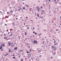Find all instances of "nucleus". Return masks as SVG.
I'll list each match as a JSON object with an SVG mask.
<instances>
[{
  "label": "nucleus",
  "mask_w": 61,
  "mask_h": 61,
  "mask_svg": "<svg viewBox=\"0 0 61 61\" xmlns=\"http://www.w3.org/2000/svg\"><path fill=\"white\" fill-rule=\"evenodd\" d=\"M33 43L34 44H37V41L36 40H35L33 41Z\"/></svg>",
  "instance_id": "obj_1"
},
{
  "label": "nucleus",
  "mask_w": 61,
  "mask_h": 61,
  "mask_svg": "<svg viewBox=\"0 0 61 61\" xmlns=\"http://www.w3.org/2000/svg\"><path fill=\"white\" fill-rule=\"evenodd\" d=\"M36 8H37V10L38 11H39V10L40 9V8H39V7H36Z\"/></svg>",
  "instance_id": "obj_2"
},
{
  "label": "nucleus",
  "mask_w": 61,
  "mask_h": 61,
  "mask_svg": "<svg viewBox=\"0 0 61 61\" xmlns=\"http://www.w3.org/2000/svg\"><path fill=\"white\" fill-rule=\"evenodd\" d=\"M2 46V47H4V46H5V44H2L1 45Z\"/></svg>",
  "instance_id": "obj_3"
},
{
  "label": "nucleus",
  "mask_w": 61,
  "mask_h": 61,
  "mask_svg": "<svg viewBox=\"0 0 61 61\" xmlns=\"http://www.w3.org/2000/svg\"><path fill=\"white\" fill-rule=\"evenodd\" d=\"M11 46H12V47H13V46H14V44H13V43H12L11 44Z\"/></svg>",
  "instance_id": "obj_4"
},
{
  "label": "nucleus",
  "mask_w": 61,
  "mask_h": 61,
  "mask_svg": "<svg viewBox=\"0 0 61 61\" xmlns=\"http://www.w3.org/2000/svg\"><path fill=\"white\" fill-rule=\"evenodd\" d=\"M14 50H16L17 49V47H15L14 48Z\"/></svg>",
  "instance_id": "obj_5"
},
{
  "label": "nucleus",
  "mask_w": 61,
  "mask_h": 61,
  "mask_svg": "<svg viewBox=\"0 0 61 61\" xmlns=\"http://www.w3.org/2000/svg\"><path fill=\"white\" fill-rule=\"evenodd\" d=\"M25 6L27 7H29V5H26Z\"/></svg>",
  "instance_id": "obj_6"
},
{
  "label": "nucleus",
  "mask_w": 61,
  "mask_h": 61,
  "mask_svg": "<svg viewBox=\"0 0 61 61\" xmlns=\"http://www.w3.org/2000/svg\"><path fill=\"white\" fill-rule=\"evenodd\" d=\"M51 32H52V33H53V32H54V31L52 30V29H51Z\"/></svg>",
  "instance_id": "obj_7"
},
{
  "label": "nucleus",
  "mask_w": 61,
  "mask_h": 61,
  "mask_svg": "<svg viewBox=\"0 0 61 61\" xmlns=\"http://www.w3.org/2000/svg\"><path fill=\"white\" fill-rule=\"evenodd\" d=\"M8 43L9 46H11V43L10 42H8Z\"/></svg>",
  "instance_id": "obj_8"
},
{
  "label": "nucleus",
  "mask_w": 61,
  "mask_h": 61,
  "mask_svg": "<svg viewBox=\"0 0 61 61\" xmlns=\"http://www.w3.org/2000/svg\"><path fill=\"white\" fill-rule=\"evenodd\" d=\"M41 49H41V50H38V51H39V52H41V51H42V50H41Z\"/></svg>",
  "instance_id": "obj_9"
},
{
  "label": "nucleus",
  "mask_w": 61,
  "mask_h": 61,
  "mask_svg": "<svg viewBox=\"0 0 61 61\" xmlns=\"http://www.w3.org/2000/svg\"><path fill=\"white\" fill-rule=\"evenodd\" d=\"M4 39H6V40H8V39H7L6 38V37H5L4 38Z\"/></svg>",
  "instance_id": "obj_10"
},
{
  "label": "nucleus",
  "mask_w": 61,
  "mask_h": 61,
  "mask_svg": "<svg viewBox=\"0 0 61 61\" xmlns=\"http://www.w3.org/2000/svg\"><path fill=\"white\" fill-rule=\"evenodd\" d=\"M23 9H24V10H26L25 9V7H23L22 8Z\"/></svg>",
  "instance_id": "obj_11"
},
{
  "label": "nucleus",
  "mask_w": 61,
  "mask_h": 61,
  "mask_svg": "<svg viewBox=\"0 0 61 61\" xmlns=\"http://www.w3.org/2000/svg\"><path fill=\"white\" fill-rule=\"evenodd\" d=\"M2 46H0V49H2Z\"/></svg>",
  "instance_id": "obj_12"
},
{
  "label": "nucleus",
  "mask_w": 61,
  "mask_h": 61,
  "mask_svg": "<svg viewBox=\"0 0 61 61\" xmlns=\"http://www.w3.org/2000/svg\"><path fill=\"white\" fill-rule=\"evenodd\" d=\"M41 35L42 34L41 33H40V34H39V36H41Z\"/></svg>",
  "instance_id": "obj_13"
},
{
  "label": "nucleus",
  "mask_w": 61,
  "mask_h": 61,
  "mask_svg": "<svg viewBox=\"0 0 61 61\" xmlns=\"http://www.w3.org/2000/svg\"><path fill=\"white\" fill-rule=\"evenodd\" d=\"M54 50H56V48L54 47Z\"/></svg>",
  "instance_id": "obj_14"
},
{
  "label": "nucleus",
  "mask_w": 61,
  "mask_h": 61,
  "mask_svg": "<svg viewBox=\"0 0 61 61\" xmlns=\"http://www.w3.org/2000/svg\"><path fill=\"white\" fill-rule=\"evenodd\" d=\"M39 14H38L37 15V16L39 17Z\"/></svg>",
  "instance_id": "obj_15"
},
{
  "label": "nucleus",
  "mask_w": 61,
  "mask_h": 61,
  "mask_svg": "<svg viewBox=\"0 0 61 61\" xmlns=\"http://www.w3.org/2000/svg\"><path fill=\"white\" fill-rule=\"evenodd\" d=\"M31 49H30V50H29V51H30V52H31Z\"/></svg>",
  "instance_id": "obj_16"
},
{
  "label": "nucleus",
  "mask_w": 61,
  "mask_h": 61,
  "mask_svg": "<svg viewBox=\"0 0 61 61\" xmlns=\"http://www.w3.org/2000/svg\"><path fill=\"white\" fill-rule=\"evenodd\" d=\"M6 34H4V36H6Z\"/></svg>",
  "instance_id": "obj_17"
},
{
  "label": "nucleus",
  "mask_w": 61,
  "mask_h": 61,
  "mask_svg": "<svg viewBox=\"0 0 61 61\" xmlns=\"http://www.w3.org/2000/svg\"><path fill=\"white\" fill-rule=\"evenodd\" d=\"M25 35H27V34L26 32H25Z\"/></svg>",
  "instance_id": "obj_18"
},
{
  "label": "nucleus",
  "mask_w": 61,
  "mask_h": 61,
  "mask_svg": "<svg viewBox=\"0 0 61 61\" xmlns=\"http://www.w3.org/2000/svg\"><path fill=\"white\" fill-rule=\"evenodd\" d=\"M13 25L14 26H15V24H14V23H13Z\"/></svg>",
  "instance_id": "obj_19"
},
{
  "label": "nucleus",
  "mask_w": 61,
  "mask_h": 61,
  "mask_svg": "<svg viewBox=\"0 0 61 61\" xmlns=\"http://www.w3.org/2000/svg\"><path fill=\"white\" fill-rule=\"evenodd\" d=\"M55 47L54 46H52V48H54Z\"/></svg>",
  "instance_id": "obj_20"
},
{
  "label": "nucleus",
  "mask_w": 61,
  "mask_h": 61,
  "mask_svg": "<svg viewBox=\"0 0 61 61\" xmlns=\"http://www.w3.org/2000/svg\"><path fill=\"white\" fill-rule=\"evenodd\" d=\"M44 10H42V11L41 12H42L43 13H44Z\"/></svg>",
  "instance_id": "obj_21"
},
{
  "label": "nucleus",
  "mask_w": 61,
  "mask_h": 61,
  "mask_svg": "<svg viewBox=\"0 0 61 61\" xmlns=\"http://www.w3.org/2000/svg\"><path fill=\"white\" fill-rule=\"evenodd\" d=\"M12 36V34H11V35H10L9 36Z\"/></svg>",
  "instance_id": "obj_22"
},
{
  "label": "nucleus",
  "mask_w": 61,
  "mask_h": 61,
  "mask_svg": "<svg viewBox=\"0 0 61 61\" xmlns=\"http://www.w3.org/2000/svg\"><path fill=\"white\" fill-rule=\"evenodd\" d=\"M41 15H43V13L42 12H41Z\"/></svg>",
  "instance_id": "obj_23"
},
{
  "label": "nucleus",
  "mask_w": 61,
  "mask_h": 61,
  "mask_svg": "<svg viewBox=\"0 0 61 61\" xmlns=\"http://www.w3.org/2000/svg\"><path fill=\"white\" fill-rule=\"evenodd\" d=\"M56 11H53V13H56Z\"/></svg>",
  "instance_id": "obj_24"
},
{
  "label": "nucleus",
  "mask_w": 61,
  "mask_h": 61,
  "mask_svg": "<svg viewBox=\"0 0 61 61\" xmlns=\"http://www.w3.org/2000/svg\"><path fill=\"white\" fill-rule=\"evenodd\" d=\"M23 59H21V61H23Z\"/></svg>",
  "instance_id": "obj_25"
},
{
  "label": "nucleus",
  "mask_w": 61,
  "mask_h": 61,
  "mask_svg": "<svg viewBox=\"0 0 61 61\" xmlns=\"http://www.w3.org/2000/svg\"><path fill=\"white\" fill-rule=\"evenodd\" d=\"M7 16H5V17L6 18H7Z\"/></svg>",
  "instance_id": "obj_26"
},
{
  "label": "nucleus",
  "mask_w": 61,
  "mask_h": 61,
  "mask_svg": "<svg viewBox=\"0 0 61 61\" xmlns=\"http://www.w3.org/2000/svg\"><path fill=\"white\" fill-rule=\"evenodd\" d=\"M46 31V30H43V31Z\"/></svg>",
  "instance_id": "obj_27"
},
{
  "label": "nucleus",
  "mask_w": 61,
  "mask_h": 61,
  "mask_svg": "<svg viewBox=\"0 0 61 61\" xmlns=\"http://www.w3.org/2000/svg\"><path fill=\"white\" fill-rule=\"evenodd\" d=\"M1 51H3V49H2V50H0Z\"/></svg>",
  "instance_id": "obj_28"
},
{
  "label": "nucleus",
  "mask_w": 61,
  "mask_h": 61,
  "mask_svg": "<svg viewBox=\"0 0 61 61\" xmlns=\"http://www.w3.org/2000/svg\"><path fill=\"white\" fill-rule=\"evenodd\" d=\"M41 55H40L39 56L40 57H41Z\"/></svg>",
  "instance_id": "obj_29"
},
{
  "label": "nucleus",
  "mask_w": 61,
  "mask_h": 61,
  "mask_svg": "<svg viewBox=\"0 0 61 61\" xmlns=\"http://www.w3.org/2000/svg\"><path fill=\"white\" fill-rule=\"evenodd\" d=\"M56 31H58V29H57L56 30Z\"/></svg>",
  "instance_id": "obj_30"
},
{
  "label": "nucleus",
  "mask_w": 61,
  "mask_h": 61,
  "mask_svg": "<svg viewBox=\"0 0 61 61\" xmlns=\"http://www.w3.org/2000/svg\"><path fill=\"white\" fill-rule=\"evenodd\" d=\"M45 13H46V12L45 11H44L43 13L44 14H45Z\"/></svg>",
  "instance_id": "obj_31"
},
{
  "label": "nucleus",
  "mask_w": 61,
  "mask_h": 61,
  "mask_svg": "<svg viewBox=\"0 0 61 61\" xmlns=\"http://www.w3.org/2000/svg\"><path fill=\"white\" fill-rule=\"evenodd\" d=\"M3 36V34L0 35V36Z\"/></svg>",
  "instance_id": "obj_32"
},
{
  "label": "nucleus",
  "mask_w": 61,
  "mask_h": 61,
  "mask_svg": "<svg viewBox=\"0 0 61 61\" xmlns=\"http://www.w3.org/2000/svg\"><path fill=\"white\" fill-rule=\"evenodd\" d=\"M5 25H6V26L7 25V24H5Z\"/></svg>",
  "instance_id": "obj_33"
},
{
  "label": "nucleus",
  "mask_w": 61,
  "mask_h": 61,
  "mask_svg": "<svg viewBox=\"0 0 61 61\" xmlns=\"http://www.w3.org/2000/svg\"><path fill=\"white\" fill-rule=\"evenodd\" d=\"M26 45H29V44H27V43H26Z\"/></svg>",
  "instance_id": "obj_34"
},
{
  "label": "nucleus",
  "mask_w": 61,
  "mask_h": 61,
  "mask_svg": "<svg viewBox=\"0 0 61 61\" xmlns=\"http://www.w3.org/2000/svg\"><path fill=\"white\" fill-rule=\"evenodd\" d=\"M54 41V43H56L55 42H56V41H55V40Z\"/></svg>",
  "instance_id": "obj_35"
},
{
  "label": "nucleus",
  "mask_w": 61,
  "mask_h": 61,
  "mask_svg": "<svg viewBox=\"0 0 61 61\" xmlns=\"http://www.w3.org/2000/svg\"><path fill=\"white\" fill-rule=\"evenodd\" d=\"M19 9H21V7H20V8Z\"/></svg>",
  "instance_id": "obj_36"
},
{
  "label": "nucleus",
  "mask_w": 61,
  "mask_h": 61,
  "mask_svg": "<svg viewBox=\"0 0 61 61\" xmlns=\"http://www.w3.org/2000/svg\"><path fill=\"white\" fill-rule=\"evenodd\" d=\"M49 2H51V0H49Z\"/></svg>",
  "instance_id": "obj_37"
},
{
  "label": "nucleus",
  "mask_w": 61,
  "mask_h": 61,
  "mask_svg": "<svg viewBox=\"0 0 61 61\" xmlns=\"http://www.w3.org/2000/svg\"><path fill=\"white\" fill-rule=\"evenodd\" d=\"M27 55H28V56H30V54H28Z\"/></svg>",
  "instance_id": "obj_38"
},
{
  "label": "nucleus",
  "mask_w": 61,
  "mask_h": 61,
  "mask_svg": "<svg viewBox=\"0 0 61 61\" xmlns=\"http://www.w3.org/2000/svg\"><path fill=\"white\" fill-rule=\"evenodd\" d=\"M41 8H43V7H41Z\"/></svg>",
  "instance_id": "obj_39"
},
{
  "label": "nucleus",
  "mask_w": 61,
  "mask_h": 61,
  "mask_svg": "<svg viewBox=\"0 0 61 61\" xmlns=\"http://www.w3.org/2000/svg\"><path fill=\"white\" fill-rule=\"evenodd\" d=\"M46 41H47V42L48 41V40H47V39H46Z\"/></svg>",
  "instance_id": "obj_40"
},
{
  "label": "nucleus",
  "mask_w": 61,
  "mask_h": 61,
  "mask_svg": "<svg viewBox=\"0 0 61 61\" xmlns=\"http://www.w3.org/2000/svg\"><path fill=\"white\" fill-rule=\"evenodd\" d=\"M26 18H27V19L28 18V17L27 16L26 17Z\"/></svg>",
  "instance_id": "obj_41"
},
{
  "label": "nucleus",
  "mask_w": 61,
  "mask_h": 61,
  "mask_svg": "<svg viewBox=\"0 0 61 61\" xmlns=\"http://www.w3.org/2000/svg\"><path fill=\"white\" fill-rule=\"evenodd\" d=\"M7 32H8V30H7Z\"/></svg>",
  "instance_id": "obj_42"
},
{
  "label": "nucleus",
  "mask_w": 61,
  "mask_h": 61,
  "mask_svg": "<svg viewBox=\"0 0 61 61\" xmlns=\"http://www.w3.org/2000/svg\"><path fill=\"white\" fill-rule=\"evenodd\" d=\"M18 10L19 11H20V9H19V10Z\"/></svg>",
  "instance_id": "obj_43"
},
{
  "label": "nucleus",
  "mask_w": 61,
  "mask_h": 61,
  "mask_svg": "<svg viewBox=\"0 0 61 61\" xmlns=\"http://www.w3.org/2000/svg\"><path fill=\"white\" fill-rule=\"evenodd\" d=\"M15 57H13V58H15Z\"/></svg>",
  "instance_id": "obj_44"
},
{
  "label": "nucleus",
  "mask_w": 61,
  "mask_h": 61,
  "mask_svg": "<svg viewBox=\"0 0 61 61\" xmlns=\"http://www.w3.org/2000/svg\"><path fill=\"white\" fill-rule=\"evenodd\" d=\"M25 40H27V39H26V38H25Z\"/></svg>",
  "instance_id": "obj_45"
},
{
  "label": "nucleus",
  "mask_w": 61,
  "mask_h": 61,
  "mask_svg": "<svg viewBox=\"0 0 61 61\" xmlns=\"http://www.w3.org/2000/svg\"><path fill=\"white\" fill-rule=\"evenodd\" d=\"M57 1H58V2H59V0H57Z\"/></svg>",
  "instance_id": "obj_46"
},
{
  "label": "nucleus",
  "mask_w": 61,
  "mask_h": 61,
  "mask_svg": "<svg viewBox=\"0 0 61 61\" xmlns=\"http://www.w3.org/2000/svg\"><path fill=\"white\" fill-rule=\"evenodd\" d=\"M21 51H22V52H23V50H21Z\"/></svg>",
  "instance_id": "obj_47"
},
{
  "label": "nucleus",
  "mask_w": 61,
  "mask_h": 61,
  "mask_svg": "<svg viewBox=\"0 0 61 61\" xmlns=\"http://www.w3.org/2000/svg\"><path fill=\"white\" fill-rule=\"evenodd\" d=\"M54 56H55V55H56V54H53Z\"/></svg>",
  "instance_id": "obj_48"
},
{
  "label": "nucleus",
  "mask_w": 61,
  "mask_h": 61,
  "mask_svg": "<svg viewBox=\"0 0 61 61\" xmlns=\"http://www.w3.org/2000/svg\"><path fill=\"white\" fill-rule=\"evenodd\" d=\"M43 43H45V41H43Z\"/></svg>",
  "instance_id": "obj_49"
},
{
  "label": "nucleus",
  "mask_w": 61,
  "mask_h": 61,
  "mask_svg": "<svg viewBox=\"0 0 61 61\" xmlns=\"http://www.w3.org/2000/svg\"><path fill=\"white\" fill-rule=\"evenodd\" d=\"M43 43H45V41H43Z\"/></svg>",
  "instance_id": "obj_50"
},
{
  "label": "nucleus",
  "mask_w": 61,
  "mask_h": 61,
  "mask_svg": "<svg viewBox=\"0 0 61 61\" xmlns=\"http://www.w3.org/2000/svg\"><path fill=\"white\" fill-rule=\"evenodd\" d=\"M35 35H36V33H35Z\"/></svg>",
  "instance_id": "obj_51"
},
{
  "label": "nucleus",
  "mask_w": 61,
  "mask_h": 61,
  "mask_svg": "<svg viewBox=\"0 0 61 61\" xmlns=\"http://www.w3.org/2000/svg\"><path fill=\"white\" fill-rule=\"evenodd\" d=\"M54 45H55V46H56V44H55Z\"/></svg>",
  "instance_id": "obj_52"
},
{
  "label": "nucleus",
  "mask_w": 61,
  "mask_h": 61,
  "mask_svg": "<svg viewBox=\"0 0 61 61\" xmlns=\"http://www.w3.org/2000/svg\"><path fill=\"white\" fill-rule=\"evenodd\" d=\"M33 50H32V49H31V51H33Z\"/></svg>",
  "instance_id": "obj_53"
},
{
  "label": "nucleus",
  "mask_w": 61,
  "mask_h": 61,
  "mask_svg": "<svg viewBox=\"0 0 61 61\" xmlns=\"http://www.w3.org/2000/svg\"><path fill=\"white\" fill-rule=\"evenodd\" d=\"M7 56V55H5V56Z\"/></svg>",
  "instance_id": "obj_54"
},
{
  "label": "nucleus",
  "mask_w": 61,
  "mask_h": 61,
  "mask_svg": "<svg viewBox=\"0 0 61 61\" xmlns=\"http://www.w3.org/2000/svg\"><path fill=\"white\" fill-rule=\"evenodd\" d=\"M36 19H37V17H36Z\"/></svg>",
  "instance_id": "obj_55"
},
{
  "label": "nucleus",
  "mask_w": 61,
  "mask_h": 61,
  "mask_svg": "<svg viewBox=\"0 0 61 61\" xmlns=\"http://www.w3.org/2000/svg\"><path fill=\"white\" fill-rule=\"evenodd\" d=\"M33 32L34 33H35V32H34V31H33Z\"/></svg>",
  "instance_id": "obj_56"
},
{
  "label": "nucleus",
  "mask_w": 61,
  "mask_h": 61,
  "mask_svg": "<svg viewBox=\"0 0 61 61\" xmlns=\"http://www.w3.org/2000/svg\"><path fill=\"white\" fill-rule=\"evenodd\" d=\"M13 12V10L12 11V12H11V13H12V12Z\"/></svg>",
  "instance_id": "obj_57"
},
{
  "label": "nucleus",
  "mask_w": 61,
  "mask_h": 61,
  "mask_svg": "<svg viewBox=\"0 0 61 61\" xmlns=\"http://www.w3.org/2000/svg\"><path fill=\"white\" fill-rule=\"evenodd\" d=\"M53 40H54V41H55V39H53Z\"/></svg>",
  "instance_id": "obj_58"
},
{
  "label": "nucleus",
  "mask_w": 61,
  "mask_h": 61,
  "mask_svg": "<svg viewBox=\"0 0 61 61\" xmlns=\"http://www.w3.org/2000/svg\"><path fill=\"white\" fill-rule=\"evenodd\" d=\"M8 14H9V12H7Z\"/></svg>",
  "instance_id": "obj_59"
},
{
  "label": "nucleus",
  "mask_w": 61,
  "mask_h": 61,
  "mask_svg": "<svg viewBox=\"0 0 61 61\" xmlns=\"http://www.w3.org/2000/svg\"><path fill=\"white\" fill-rule=\"evenodd\" d=\"M28 53V51H27L26 53Z\"/></svg>",
  "instance_id": "obj_60"
},
{
  "label": "nucleus",
  "mask_w": 61,
  "mask_h": 61,
  "mask_svg": "<svg viewBox=\"0 0 61 61\" xmlns=\"http://www.w3.org/2000/svg\"><path fill=\"white\" fill-rule=\"evenodd\" d=\"M9 8H11L10 7H9Z\"/></svg>",
  "instance_id": "obj_61"
},
{
  "label": "nucleus",
  "mask_w": 61,
  "mask_h": 61,
  "mask_svg": "<svg viewBox=\"0 0 61 61\" xmlns=\"http://www.w3.org/2000/svg\"><path fill=\"white\" fill-rule=\"evenodd\" d=\"M54 1H55V2H56V0H54Z\"/></svg>",
  "instance_id": "obj_62"
},
{
  "label": "nucleus",
  "mask_w": 61,
  "mask_h": 61,
  "mask_svg": "<svg viewBox=\"0 0 61 61\" xmlns=\"http://www.w3.org/2000/svg\"><path fill=\"white\" fill-rule=\"evenodd\" d=\"M60 18H61V16H60Z\"/></svg>",
  "instance_id": "obj_63"
},
{
  "label": "nucleus",
  "mask_w": 61,
  "mask_h": 61,
  "mask_svg": "<svg viewBox=\"0 0 61 61\" xmlns=\"http://www.w3.org/2000/svg\"><path fill=\"white\" fill-rule=\"evenodd\" d=\"M47 3H46V5H47Z\"/></svg>",
  "instance_id": "obj_64"
}]
</instances>
